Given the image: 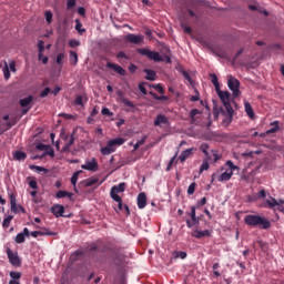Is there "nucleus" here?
<instances>
[{
  "label": "nucleus",
  "mask_w": 284,
  "mask_h": 284,
  "mask_svg": "<svg viewBox=\"0 0 284 284\" xmlns=\"http://www.w3.org/2000/svg\"><path fill=\"white\" fill-rule=\"evenodd\" d=\"M244 223L248 227H261V230H270L272 227V222L261 215L248 214L244 217Z\"/></svg>",
  "instance_id": "obj_1"
},
{
  "label": "nucleus",
  "mask_w": 284,
  "mask_h": 284,
  "mask_svg": "<svg viewBox=\"0 0 284 284\" xmlns=\"http://www.w3.org/2000/svg\"><path fill=\"white\" fill-rule=\"evenodd\" d=\"M125 143V139L123 138H116L113 140H110L106 144V146H103L100 152L103 156H110L113 152H116V149L114 145H123Z\"/></svg>",
  "instance_id": "obj_2"
},
{
  "label": "nucleus",
  "mask_w": 284,
  "mask_h": 284,
  "mask_svg": "<svg viewBox=\"0 0 284 284\" xmlns=\"http://www.w3.org/2000/svg\"><path fill=\"white\" fill-rule=\"evenodd\" d=\"M109 258L113 265L119 267L123 264V261H125V255L122 253L121 248H112Z\"/></svg>",
  "instance_id": "obj_3"
},
{
  "label": "nucleus",
  "mask_w": 284,
  "mask_h": 284,
  "mask_svg": "<svg viewBox=\"0 0 284 284\" xmlns=\"http://www.w3.org/2000/svg\"><path fill=\"white\" fill-rule=\"evenodd\" d=\"M225 165L227 166V169L217 178V181L220 183H223L224 181H230V179H232L234 174V170H239V166H236L232 161H227Z\"/></svg>",
  "instance_id": "obj_4"
},
{
  "label": "nucleus",
  "mask_w": 284,
  "mask_h": 284,
  "mask_svg": "<svg viewBox=\"0 0 284 284\" xmlns=\"http://www.w3.org/2000/svg\"><path fill=\"white\" fill-rule=\"evenodd\" d=\"M220 114H222L223 116L222 125L224 128H227L234 119V109L230 106L229 109L220 108Z\"/></svg>",
  "instance_id": "obj_5"
},
{
  "label": "nucleus",
  "mask_w": 284,
  "mask_h": 284,
  "mask_svg": "<svg viewBox=\"0 0 284 284\" xmlns=\"http://www.w3.org/2000/svg\"><path fill=\"white\" fill-rule=\"evenodd\" d=\"M136 52L142 57H148L151 61H155L156 63L163 61V58H161V54L156 51L142 48V49H138Z\"/></svg>",
  "instance_id": "obj_6"
},
{
  "label": "nucleus",
  "mask_w": 284,
  "mask_h": 284,
  "mask_svg": "<svg viewBox=\"0 0 284 284\" xmlns=\"http://www.w3.org/2000/svg\"><path fill=\"white\" fill-rule=\"evenodd\" d=\"M144 40L145 36L143 34L128 33L124 37V41H126V43H133L134 45H141V43H143Z\"/></svg>",
  "instance_id": "obj_7"
},
{
  "label": "nucleus",
  "mask_w": 284,
  "mask_h": 284,
  "mask_svg": "<svg viewBox=\"0 0 284 284\" xmlns=\"http://www.w3.org/2000/svg\"><path fill=\"white\" fill-rule=\"evenodd\" d=\"M187 216L191 217V220H186L187 227H194V225H199L201 219L196 216V206H191V212L187 213Z\"/></svg>",
  "instance_id": "obj_8"
},
{
  "label": "nucleus",
  "mask_w": 284,
  "mask_h": 284,
  "mask_svg": "<svg viewBox=\"0 0 284 284\" xmlns=\"http://www.w3.org/2000/svg\"><path fill=\"white\" fill-rule=\"evenodd\" d=\"M7 256L9 258V263H11L13 267H21V258L19 257V253H14L12 250L7 248Z\"/></svg>",
  "instance_id": "obj_9"
},
{
  "label": "nucleus",
  "mask_w": 284,
  "mask_h": 284,
  "mask_svg": "<svg viewBox=\"0 0 284 284\" xmlns=\"http://www.w3.org/2000/svg\"><path fill=\"white\" fill-rule=\"evenodd\" d=\"M81 169L88 172H97L99 170V162H97L95 158H92L91 160H87L85 163L81 165Z\"/></svg>",
  "instance_id": "obj_10"
},
{
  "label": "nucleus",
  "mask_w": 284,
  "mask_h": 284,
  "mask_svg": "<svg viewBox=\"0 0 284 284\" xmlns=\"http://www.w3.org/2000/svg\"><path fill=\"white\" fill-rule=\"evenodd\" d=\"M215 92H216L217 97H220V99L224 105L223 109L232 108V104L230 103L231 94L229 93V91H221V89H220V90H216Z\"/></svg>",
  "instance_id": "obj_11"
},
{
  "label": "nucleus",
  "mask_w": 284,
  "mask_h": 284,
  "mask_svg": "<svg viewBox=\"0 0 284 284\" xmlns=\"http://www.w3.org/2000/svg\"><path fill=\"white\" fill-rule=\"evenodd\" d=\"M229 88L233 93V97H239V94H241V90L239 88H241V82L234 78H230L229 79Z\"/></svg>",
  "instance_id": "obj_12"
},
{
  "label": "nucleus",
  "mask_w": 284,
  "mask_h": 284,
  "mask_svg": "<svg viewBox=\"0 0 284 284\" xmlns=\"http://www.w3.org/2000/svg\"><path fill=\"white\" fill-rule=\"evenodd\" d=\"M112 199L115 201V203H118V209L120 210V212H123V210H125L126 216H130V206H128V204H123V200L121 199V196L113 195Z\"/></svg>",
  "instance_id": "obj_13"
},
{
  "label": "nucleus",
  "mask_w": 284,
  "mask_h": 284,
  "mask_svg": "<svg viewBox=\"0 0 284 284\" xmlns=\"http://www.w3.org/2000/svg\"><path fill=\"white\" fill-rule=\"evenodd\" d=\"M121 192H125V182H121L119 185H114L111 187V199H114V196H119V193Z\"/></svg>",
  "instance_id": "obj_14"
},
{
  "label": "nucleus",
  "mask_w": 284,
  "mask_h": 284,
  "mask_svg": "<svg viewBox=\"0 0 284 284\" xmlns=\"http://www.w3.org/2000/svg\"><path fill=\"white\" fill-rule=\"evenodd\" d=\"M106 68H109L110 70H114V72H116L121 77H125V69L116 63L108 62Z\"/></svg>",
  "instance_id": "obj_15"
},
{
  "label": "nucleus",
  "mask_w": 284,
  "mask_h": 284,
  "mask_svg": "<svg viewBox=\"0 0 284 284\" xmlns=\"http://www.w3.org/2000/svg\"><path fill=\"white\" fill-rule=\"evenodd\" d=\"M196 149L191 148V149H186L184 151L181 152L179 160L181 161V163H185V161H187V159H190V156H192V154L195 152Z\"/></svg>",
  "instance_id": "obj_16"
},
{
  "label": "nucleus",
  "mask_w": 284,
  "mask_h": 284,
  "mask_svg": "<svg viewBox=\"0 0 284 284\" xmlns=\"http://www.w3.org/2000/svg\"><path fill=\"white\" fill-rule=\"evenodd\" d=\"M170 121L168 120V116L164 114H159L154 120V125L156 128H161V125H168Z\"/></svg>",
  "instance_id": "obj_17"
},
{
  "label": "nucleus",
  "mask_w": 284,
  "mask_h": 284,
  "mask_svg": "<svg viewBox=\"0 0 284 284\" xmlns=\"http://www.w3.org/2000/svg\"><path fill=\"white\" fill-rule=\"evenodd\" d=\"M148 205V195L145 193H140L138 195V207L139 210H144V207Z\"/></svg>",
  "instance_id": "obj_18"
},
{
  "label": "nucleus",
  "mask_w": 284,
  "mask_h": 284,
  "mask_svg": "<svg viewBox=\"0 0 284 284\" xmlns=\"http://www.w3.org/2000/svg\"><path fill=\"white\" fill-rule=\"evenodd\" d=\"M52 214L59 219V216H63V213L65 212V207L61 204H55L51 207Z\"/></svg>",
  "instance_id": "obj_19"
},
{
  "label": "nucleus",
  "mask_w": 284,
  "mask_h": 284,
  "mask_svg": "<svg viewBox=\"0 0 284 284\" xmlns=\"http://www.w3.org/2000/svg\"><path fill=\"white\" fill-rule=\"evenodd\" d=\"M26 236H30V230H28V227H24L22 233H19L16 236L14 239L16 243H19V244L26 243Z\"/></svg>",
  "instance_id": "obj_20"
},
{
  "label": "nucleus",
  "mask_w": 284,
  "mask_h": 284,
  "mask_svg": "<svg viewBox=\"0 0 284 284\" xmlns=\"http://www.w3.org/2000/svg\"><path fill=\"white\" fill-rule=\"evenodd\" d=\"M211 235H212V232H210V230H204V231L195 230L192 233V236L194 239H205V236H211Z\"/></svg>",
  "instance_id": "obj_21"
},
{
  "label": "nucleus",
  "mask_w": 284,
  "mask_h": 284,
  "mask_svg": "<svg viewBox=\"0 0 284 284\" xmlns=\"http://www.w3.org/2000/svg\"><path fill=\"white\" fill-rule=\"evenodd\" d=\"M245 112L252 121L256 119V114L254 113V109H252V104L250 102H244Z\"/></svg>",
  "instance_id": "obj_22"
},
{
  "label": "nucleus",
  "mask_w": 284,
  "mask_h": 284,
  "mask_svg": "<svg viewBox=\"0 0 284 284\" xmlns=\"http://www.w3.org/2000/svg\"><path fill=\"white\" fill-rule=\"evenodd\" d=\"M278 124H280L278 121L271 122L270 125L272 128L266 131V134H276V132H278V130H281V126H278Z\"/></svg>",
  "instance_id": "obj_23"
},
{
  "label": "nucleus",
  "mask_w": 284,
  "mask_h": 284,
  "mask_svg": "<svg viewBox=\"0 0 284 284\" xmlns=\"http://www.w3.org/2000/svg\"><path fill=\"white\" fill-rule=\"evenodd\" d=\"M144 72L146 74V81H156V72H154V70L144 69Z\"/></svg>",
  "instance_id": "obj_24"
},
{
  "label": "nucleus",
  "mask_w": 284,
  "mask_h": 284,
  "mask_svg": "<svg viewBox=\"0 0 284 284\" xmlns=\"http://www.w3.org/2000/svg\"><path fill=\"white\" fill-rule=\"evenodd\" d=\"M9 199L11 203V212H13V214H17V212H19V209L17 207V197L14 196V194H10Z\"/></svg>",
  "instance_id": "obj_25"
},
{
  "label": "nucleus",
  "mask_w": 284,
  "mask_h": 284,
  "mask_svg": "<svg viewBox=\"0 0 284 284\" xmlns=\"http://www.w3.org/2000/svg\"><path fill=\"white\" fill-rule=\"evenodd\" d=\"M74 134H72L69 139V141L67 142V144L62 148V152H70V148H72V145H74Z\"/></svg>",
  "instance_id": "obj_26"
},
{
  "label": "nucleus",
  "mask_w": 284,
  "mask_h": 284,
  "mask_svg": "<svg viewBox=\"0 0 284 284\" xmlns=\"http://www.w3.org/2000/svg\"><path fill=\"white\" fill-rule=\"evenodd\" d=\"M28 158V155L26 154V152L22 151H16L13 153V159L16 161H26V159Z\"/></svg>",
  "instance_id": "obj_27"
},
{
  "label": "nucleus",
  "mask_w": 284,
  "mask_h": 284,
  "mask_svg": "<svg viewBox=\"0 0 284 284\" xmlns=\"http://www.w3.org/2000/svg\"><path fill=\"white\" fill-rule=\"evenodd\" d=\"M211 82L213 83L215 91L221 89V84H219V77H216V73H210Z\"/></svg>",
  "instance_id": "obj_28"
},
{
  "label": "nucleus",
  "mask_w": 284,
  "mask_h": 284,
  "mask_svg": "<svg viewBox=\"0 0 284 284\" xmlns=\"http://www.w3.org/2000/svg\"><path fill=\"white\" fill-rule=\"evenodd\" d=\"M84 183L85 187H92V185H97V183H99V178H89Z\"/></svg>",
  "instance_id": "obj_29"
},
{
  "label": "nucleus",
  "mask_w": 284,
  "mask_h": 284,
  "mask_svg": "<svg viewBox=\"0 0 284 284\" xmlns=\"http://www.w3.org/2000/svg\"><path fill=\"white\" fill-rule=\"evenodd\" d=\"M150 95L155 100V101H170V98L168 95H159L154 92H150Z\"/></svg>",
  "instance_id": "obj_30"
},
{
  "label": "nucleus",
  "mask_w": 284,
  "mask_h": 284,
  "mask_svg": "<svg viewBox=\"0 0 284 284\" xmlns=\"http://www.w3.org/2000/svg\"><path fill=\"white\" fill-rule=\"evenodd\" d=\"M68 196L69 199H72V193L68 191H58L55 194V199H65Z\"/></svg>",
  "instance_id": "obj_31"
},
{
  "label": "nucleus",
  "mask_w": 284,
  "mask_h": 284,
  "mask_svg": "<svg viewBox=\"0 0 284 284\" xmlns=\"http://www.w3.org/2000/svg\"><path fill=\"white\" fill-rule=\"evenodd\" d=\"M31 103H32V97L31 95L20 100L21 108H28V105L31 104Z\"/></svg>",
  "instance_id": "obj_32"
},
{
  "label": "nucleus",
  "mask_w": 284,
  "mask_h": 284,
  "mask_svg": "<svg viewBox=\"0 0 284 284\" xmlns=\"http://www.w3.org/2000/svg\"><path fill=\"white\" fill-rule=\"evenodd\" d=\"M12 219H14V216L12 215H8L7 217H4L2 222V227H4V230H8V227H10V223H12Z\"/></svg>",
  "instance_id": "obj_33"
},
{
  "label": "nucleus",
  "mask_w": 284,
  "mask_h": 284,
  "mask_svg": "<svg viewBox=\"0 0 284 284\" xmlns=\"http://www.w3.org/2000/svg\"><path fill=\"white\" fill-rule=\"evenodd\" d=\"M83 171H78L74 172L72 178H71V185H73V187H77V181H79V174H82Z\"/></svg>",
  "instance_id": "obj_34"
},
{
  "label": "nucleus",
  "mask_w": 284,
  "mask_h": 284,
  "mask_svg": "<svg viewBox=\"0 0 284 284\" xmlns=\"http://www.w3.org/2000/svg\"><path fill=\"white\" fill-rule=\"evenodd\" d=\"M173 258H187V253L183 252V251H175L173 253Z\"/></svg>",
  "instance_id": "obj_35"
},
{
  "label": "nucleus",
  "mask_w": 284,
  "mask_h": 284,
  "mask_svg": "<svg viewBox=\"0 0 284 284\" xmlns=\"http://www.w3.org/2000/svg\"><path fill=\"white\" fill-rule=\"evenodd\" d=\"M3 75L6 81H8V79H10V67H8V62L4 61V67L2 69Z\"/></svg>",
  "instance_id": "obj_36"
},
{
  "label": "nucleus",
  "mask_w": 284,
  "mask_h": 284,
  "mask_svg": "<svg viewBox=\"0 0 284 284\" xmlns=\"http://www.w3.org/2000/svg\"><path fill=\"white\" fill-rule=\"evenodd\" d=\"M83 24L81 23V20H75V30L79 32V34H83L85 32V29H82Z\"/></svg>",
  "instance_id": "obj_37"
},
{
  "label": "nucleus",
  "mask_w": 284,
  "mask_h": 284,
  "mask_svg": "<svg viewBox=\"0 0 284 284\" xmlns=\"http://www.w3.org/2000/svg\"><path fill=\"white\" fill-rule=\"evenodd\" d=\"M70 61H72L73 65H77V63H79V54L74 51H70Z\"/></svg>",
  "instance_id": "obj_38"
},
{
  "label": "nucleus",
  "mask_w": 284,
  "mask_h": 284,
  "mask_svg": "<svg viewBox=\"0 0 284 284\" xmlns=\"http://www.w3.org/2000/svg\"><path fill=\"white\" fill-rule=\"evenodd\" d=\"M9 276L11 280L13 281H21V272H14V271H11L9 273Z\"/></svg>",
  "instance_id": "obj_39"
},
{
  "label": "nucleus",
  "mask_w": 284,
  "mask_h": 284,
  "mask_svg": "<svg viewBox=\"0 0 284 284\" xmlns=\"http://www.w3.org/2000/svg\"><path fill=\"white\" fill-rule=\"evenodd\" d=\"M266 203L271 210L276 207V205H278V201H276V199L274 197H272L271 200H267Z\"/></svg>",
  "instance_id": "obj_40"
},
{
  "label": "nucleus",
  "mask_w": 284,
  "mask_h": 284,
  "mask_svg": "<svg viewBox=\"0 0 284 284\" xmlns=\"http://www.w3.org/2000/svg\"><path fill=\"white\" fill-rule=\"evenodd\" d=\"M29 168L30 170H36L37 172H48V169L34 164H31Z\"/></svg>",
  "instance_id": "obj_41"
},
{
  "label": "nucleus",
  "mask_w": 284,
  "mask_h": 284,
  "mask_svg": "<svg viewBox=\"0 0 284 284\" xmlns=\"http://www.w3.org/2000/svg\"><path fill=\"white\" fill-rule=\"evenodd\" d=\"M194 192H196V183L195 182H192L189 187H187V194L189 195H192L194 194Z\"/></svg>",
  "instance_id": "obj_42"
},
{
  "label": "nucleus",
  "mask_w": 284,
  "mask_h": 284,
  "mask_svg": "<svg viewBox=\"0 0 284 284\" xmlns=\"http://www.w3.org/2000/svg\"><path fill=\"white\" fill-rule=\"evenodd\" d=\"M210 170V163L207 161H203L201 168H200V174H203V172Z\"/></svg>",
  "instance_id": "obj_43"
},
{
  "label": "nucleus",
  "mask_w": 284,
  "mask_h": 284,
  "mask_svg": "<svg viewBox=\"0 0 284 284\" xmlns=\"http://www.w3.org/2000/svg\"><path fill=\"white\" fill-rule=\"evenodd\" d=\"M63 59H65V53H59L57 55L55 63H58V65H63Z\"/></svg>",
  "instance_id": "obj_44"
},
{
  "label": "nucleus",
  "mask_w": 284,
  "mask_h": 284,
  "mask_svg": "<svg viewBox=\"0 0 284 284\" xmlns=\"http://www.w3.org/2000/svg\"><path fill=\"white\" fill-rule=\"evenodd\" d=\"M44 50H45V42H43V40H39L38 41V52L43 53Z\"/></svg>",
  "instance_id": "obj_45"
},
{
  "label": "nucleus",
  "mask_w": 284,
  "mask_h": 284,
  "mask_svg": "<svg viewBox=\"0 0 284 284\" xmlns=\"http://www.w3.org/2000/svg\"><path fill=\"white\" fill-rule=\"evenodd\" d=\"M79 45H81V42L79 40H77V39H71L69 41V47L70 48H79Z\"/></svg>",
  "instance_id": "obj_46"
},
{
  "label": "nucleus",
  "mask_w": 284,
  "mask_h": 284,
  "mask_svg": "<svg viewBox=\"0 0 284 284\" xmlns=\"http://www.w3.org/2000/svg\"><path fill=\"white\" fill-rule=\"evenodd\" d=\"M43 156H51V159H54V150L48 146V150L44 151Z\"/></svg>",
  "instance_id": "obj_47"
},
{
  "label": "nucleus",
  "mask_w": 284,
  "mask_h": 284,
  "mask_svg": "<svg viewBox=\"0 0 284 284\" xmlns=\"http://www.w3.org/2000/svg\"><path fill=\"white\" fill-rule=\"evenodd\" d=\"M57 232H52V231H50V229H44L43 231H42V236H57Z\"/></svg>",
  "instance_id": "obj_48"
},
{
  "label": "nucleus",
  "mask_w": 284,
  "mask_h": 284,
  "mask_svg": "<svg viewBox=\"0 0 284 284\" xmlns=\"http://www.w3.org/2000/svg\"><path fill=\"white\" fill-rule=\"evenodd\" d=\"M44 17H45L47 23L49 24L52 23V17H53L52 11H45Z\"/></svg>",
  "instance_id": "obj_49"
},
{
  "label": "nucleus",
  "mask_w": 284,
  "mask_h": 284,
  "mask_svg": "<svg viewBox=\"0 0 284 284\" xmlns=\"http://www.w3.org/2000/svg\"><path fill=\"white\" fill-rule=\"evenodd\" d=\"M122 103H123L124 105H126V108H136V106L133 104V102L130 101V100L126 99V98H123V99H122Z\"/></svg>",
  "instance_id": "obj_50"
},
{
  "label": "nucleus",
  "mask_w": 284,
  "mask_h": 284,
  "mask_svg": "<svg viewBox=\"0 0 284 284\" xmlns=\"http://www.w3.org/2000/svg\"><path fill=\"white\" fill-rule=\"evenodd\" d=\"M79 256H83V251H75L72 255H71V258L72 261H77L79 258Z\"/></svg>",
  "instance_id": "obj_51"
},
{
  "label": "nucleus",
  "mask_w": 284,
  "mask_h": 284,
  "mask_svg": "<svg viewBox=\"0 0 284 284\" xmlns=\"http://www.w3.org/2000/svg\"><path fill=\"white\" fill-rule=\"evenodd\" d=\"M48 144L39 143L36 145V149L39 150L40 152H45L48 150Z\"/></svg>",
  "instance_id": "obj_52"
},
{
  "label": "nucleus",
  "mask_w": 284,
  "mask_h": 284,
  "mask_svg": "<svg viewBox=\"0 0 284 284\" xmlns=\"http://www.w3.org/2000/svg\"><path fill=\"white\" fill-rule=\"evenodd\" d=\"M145 141H146V138H142L140 141H138L135 144H134V150H139L140 145H145Z\"/></svg>",
  "instance_id": "obj_53"
},
{
  "label": "nucleus",
  "mask_w": 284,
  "mask_h": 284,
  "mask_svg": "<svg viewBox=\"0 0 284 284\" xmlns=\"http://www.w3.org/2000/svg\"><path fill=\"white\" fill-rule=\"evenodd\" d=\"M196 114H201V111L199 109H192L190 112V118L192 119V121H194Z\"/></svg>",
  "instance_id": "obj_54"
},
{
  "label": "nucleus",
  "mask_w": 284,
  "mask_h": 284,
  "mask_svg": "<svg viewBox=\"0 0 284 284\" xmlns=\"http://www.w3.org/2000/svg\"><path fill=\"white\" fill-rule=\"evenodd\" d=\"M200 150L207 156V150H210V145H207V143H203L201 144Z\"/></svg>",
  "instance_id": "obj_55"
},
{
  "label": "nucleus",
  "mask_w": 284,
  "mask_h": 284,
  "mask_svg": "<svg viewBox=\"0 0 284 284\" xmlns=\"http://www.w3.org/2000/svg\"><path fill=\"white\" fill-rule=\"evenodd\" d=\"M77 6V0H67V8L68 10H72Z\"/></svg>",
  "instance_id": "obj_56"
},
{
  "label": "nucleus",
  "mask_w": 284,
  "mask_h": 284,
  "mask_svg": "<svg viewBox=\"0 0 284 284\" xmlns=\"http://www.w3.org/2000/svg\"><path fill=\"white\" fill-rule=\"evenodd\" d=\"M75 105H81L83 108V95H78L74 100Z\"/></svg>",
  "instance_id": "obj_57"
},
{
  "label": "nucleus",
  "mask_w": 284,
  "mask_h": 284,
  "mask_svg": "<svg viewBox=\"0 0 284 284\" xmlns=\"http://www.w3.org/2000/svg\"><path fill=\"white\" fill-rule=\"evenodd\" d=\"M139 90H140V92H142V94H148V89H145V83L140 82Z\"/></svg>",
  "instance_id": "obj_58"
},
{
  "label": "nucleus",
  "mask_w": 284,
  "mask_h": 284,
  "mask_svg": "<svg viewBox=\"0 0 284 284\" xmlns=\"http://www.w3.org/2000/svg\"><path fill=\"white\" fill-rule=\"evenodd\" d=\"M51 90L50 88H45L41 93L40 97L41 99H45V97H48L50 94Z\"/></svg>",
  "instance_id": "obj_59"
},
{
  "label": "nucleus",
  "mask_w": 284,
  "mask_h": 284,
  "mask_svg": "<svg viewBox=\"0 0 284 284\" xmlns=\"http://www.w3.org/2000/svg\"><path fill=\"white\" fill-rule=\"evenodd\" d=\"M101 112H102L103 116H112V114H113L110 111V109H108V108H103Z\"/></svg>",
  "instance_id": "obj_60"
},
{
  "label": "nucleus",
  "mask_w": 284,
  "mask_h": 284,
  "mask_svg": "<svg viewBox=\"0 0 284 284\" xmlns=\"http://www.w3.org/2000/svg\"><path fill=\"white\" fill-rule=\"evenodd\" d=\"M182 74L184 79L192 85V77H190V73H187V71H183Z\"/></svg>",
  "instance_id": "obj_61"
},
{
  "label": "nucleus",
  "mask_w": 284,
  "mask_h": 284,
  "mask_svg": "<svg viewBox=\"0 0 284 284\" xmlns=\"http://www.w3.org/2000/svg\"><path fill=\"white\" fill-rule=\"evenodd\" d=\"M29 186L31 187V190H37L39 187L37 184V180L29 181Z\"/></svg>",
  "instance_id": "obj_62"
},
{
  "label": "nucleus",
  "mask_w": 284,
  "mask_h": 284,
  "mask_svg": "<svg viewBox=\"0 0 284 284\" xmlns=\"http://www.w3.org/2000/svg\"><path fill=\"white\" fill-rule=\"evenodd\" d=\"M265 196H267V192L262 189V190L257 193V199H265Z\"/></svg>",
  "instance_id": "obj_63"
},
{
  "label": "nucleus",
  "mask_w": 284,
  "mask_h": 284,
  "mask_svg": "<svg viewBox=\"0 0 284 284\" xmlns=\"http://www.w3.org/2000/svg\"><path fill=\"white\" fill-rule=\"evenodd\" d=\"M181 26H182L185 34H190L192 32V29L190 27L185 26V23H182Z\"/></svg>",
  "instance_id": "obj_64"
}]
</instances>
